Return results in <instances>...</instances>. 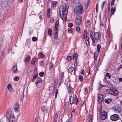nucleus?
<instances>
[{"label":"nucleus","mask_w":122,"mask_h":122,"mask_svg":"<svg viewBox=\"0 0 122 122\" xmlns=\"http://www.w3.org/2000/svg\"><path fill=\"white\" fill-rule=\"evenodd\" d=\"M119 82H122V78H119Z\"/></svg>","instance_id":"nucleus-52"},{"label":"nucleus","mask_w":122,"mask_h":122,"mask_svg":"<svg viewBox=\"0 0 122 122\" xmlns=\"http://www.w3.org/2000/svg\"><path fill=\"white\" fill-rule=\"evenodd\" d=\"M107 112L104 111L103 112L101 116L102 119L103 120H104L107 118Z\"/></svg>","instance_id":"nucleus-5"},{"label":"nucleus","mask_w":122,"mask_h":122,"mask_svg":"<svg viewBox=\"0 0 122 122\" xmlns=\"http://www.w3.org/2000/svg\"><path fill=\"white\" fill-rule=\"evenodd\" d=\"M41 110L42 111L44 112L45 111V106H43L41 108Z\"/></svg>","instance_id":"nucleus-30"},{"label":"nucleus","mask_w":122,"mask_h":122,"mask_svg":"<svg viewBox=\"0 0 122 122\" xmlns=\"http://www.w3.org/2000/svg\"><path fill=\"white\" fill-rule=\"evenodd\" d=\"M94 37L96 40H98L99 37V34L98 32H95L94 34Z\"/></svg>","instance_id":"nucleus-7"},{"label":"nucleus","mask_w":122,"mask_h":122,"mask_svg":"<svg viewBox=\"0 0 122 122\" xmlns=\"http://www.w3.org/2000/svg\"><path fill=\"white\" fill-rule=\"evenodd\" d=\"M42 53L41 52H40L39 54V56H41L42 55Z\"/></svg>","instance_id":"nucleus-61"},{"label":"nucleus","mask_w":122,"mask_h":122,"mask_svg":"<svg viewBox=\"0 0 122 122\" xmlns=\"http://www.w3.org/2000/svg\"><path fill=\"white\" fill-rule=\"evenodd\" d=\"M74 99V97L72 96H71L70 97V102L71 105H72L73 103Z\"/></svg>","instance_id":"nucleus-17"},{"label":"nucleus","mask_w":122,"mask_h":122,"mask_svg":"<svg viewBox=\"0 0 122 122\" xmlns=\"http://www.w3.org/2000/svg\"><path fill=\"white\" fill-rule=\"evenodd\" d=\"M11 113V112H10L9 111H7V113L6 114V116L7 118H9L10 117V114Z\"/></svg>","instance_id":"nucleus-18"},{"label":"nucleus","mask_w":122,"mask_h":122,"mask_svg":"<svg viewBox=\"0 0 122 122\" xmlns=\"http://www.w3.org/2000/svg\"><path fill=\"white\" fill-rule=\"evenodd\" d=\"M41 57V58H44L45 57V56L44 54H42V55Z\"/></svg>","instance_id":"nucleus-55"},{"label":"nucleus","mask_w":122,"mask_h":122,"mask_svg":"<svg viewBox=\"0 0 122 122\" xmlns=\"http://www.w3.org/2000/svg\"><path fill=\"white\" fill-rule=\"evenodd\" d=\"M58 33H55L54 37V39H57L58 37Z\"/></svg>","instance_id":"nucleus-29"},{"label":"nucleus","mask_w":122,"mask_h":122,"mask_svg":"<svg viewBox=\"0 0 122 122\" xmlns=\"http://www.w3.org/2000/svg\"><path fill=\"white\" fill-rule=\"evenodd\" d=\"M59 25H55V28H58Z\"/></svg>","instance_id":"nucleus-50"},{"label":"nucleus","mask_w":122,"mask_h":122,"mask_svg":"<svg viewBox=\"0 0 122 122\" xmlns=\"http://www.w3.org/2000/svg\"><path fill=\"white\" fill-rule=\"evenodd\" d=\"M17 70V69L16 66H13L12 68V71L14 73H15Z\"/></svg>","instance_id":"nucleus-14"},{"label":"nucleus","mask_w":122,"mask_h":122,"mask_svg":"<svg viewBox=\"0 0 122 122\" xmlns=\"http://www.w3.org/2000/svg\"><path fill=\"white\" fill-rule=\"evenodd\" d=\"M44 61H41L40 62V64L41 66H42L44 64Z\"/></svg>","instance_id":"nucleus-34"},{"label":"nucleus","mask_w":122,"mask_h":122,"mask_svg":"<svg viewBox=\"0 0 122 122\" xmlns=\"http://www.w3.org/2000/svg\"><path fill=\"white\" fill-rule=\"evenodd\" d=\"M55 33H58V28H54Z\"/></svg>","instance_id":"nucleus-32"},{"label":"nucleus","mask_w":122,"mask_h":122,"mask_svg":"<svg viewBox=\"0 0 122 122\" xmlns=\"http://www.w3.org/2000/svg\"><path fill=\"white\" fill-rule=\"evenodd\" d=\"M73 68L72 66H71L69 68L68 70L70 72V73H71V72H72L73 71Z\"/></svg>","instance_id":"nucleus-25"},{"label":"nucleus","mask_w":122,"mask_h":122,"mask_svg":"<svg viewBox=\"0 0 122 122\" xmlns=\"http://www.w3.org/2000/svg\"><path fill=\"white\" fill-rule=\"evenodd\" d=\"M73 57H72L71 56H68L66 57V60L69 61H71V59Z\"/></svg>","instance_id":"nucleus-26"},{"label":"nucleus","mask_w":122,"mask_h":122,"mask_svg":"<svg viewBox=\"0 0 122 122\" xmlns=\"http://www.w3.org/2000/svg\"><path fill=\"white\" fill-rule=\"evenodd\" d=\"M68 32L69 33H71L72 32V31L71 30H68Z\"/></svg>","instance_id":"nucleus-53"},{"label":"nucleus","mask_w":122,"mask_h":122,"mask_svg":"<svg viewBox=\"0 0 122 122\" xmlns=\"http://www.w3.org/2000/svg\"><path fill=\"white\" fill-rule=\"evenodd\" d=\"M39 75L40 76H43L44 73L43 72H41L40 73Z\"/></svg>","instance_id":"nucleus-40"},{"label":"nucleus","mask_w":122,"mask_h":122,"mask_svg":"<svg viewBox=\"0 0 122 122\" xmlns=\"http://www.w3.org/2000/svg\"><path fill=\"white\" fill-rule=\"evenodd\" d=\"M36 60V59L35 58H34L31 61V63L32 64H34L35 63V61Z\"/></svg>","instance_id":"nucleus-23"},{"label":"nucleus","mask_w":122,"mask_h":122,"mask_svg":"<svg viewBox=\"0 0 122 122\" xmlns=\"http://www.w3.org/2000/svg\"><path fill=\"white\" fill-rule=\"evenodd\" d=\"M50 22L51 23H53L54 22V19H53L52 18L51 19Z\"/></svg>","instance_id":"nucleus-44"},{"label":"nucleus","mask_w":122,"mask_h":122,"mask_svg":"<svg viewBox=\"0 0 122 122\" xmlns=\"http://www.w3.org/2000/svg\"><path fill=\"white\" fill-rule=\"evenodd\" d=\"M110 73H106V75L105 76H111V75H109Z\"/></svg>","instance_id":"nucleus-47"},{"label":"nucleus","mask_w":122,"mask_h":122,"mask_svg":"<svg viewBox=\"0 0 122 122\" xmlns=\"http://www.w3.org/2000/svg\"><path fill=\"white\" fill-rule=\"evenodd\" d=\"M115 10L116 8L115 7H112V8L111 10V14L112 15H113L114 14L115 12Z\"/></svg>","instance_id":"nucleus-13"},{"label":"nucleus","mask_w":122,"mask_h":122,"mask_svg":"<svg viewBox=\"0 0 122 122\" xmlns=\"http://www.w3.org/2000/svg\"><path fill=\"white\" fill-rule=\"evenodd\" d=\"M76 102H78V98L76 97L75 98Z\"/></svg>","instance_id":"nucleus-56"},{"label":"nucleus","mask_w":122,"mask_h":122,"mask_svg":"<svg viewBox=\"0 0 122 122\" xmlns=\"http://www.w3.org/2000/svg\"><path fill=\"white\" fill-rule=\"evenodd\" d=\"M82 20V17L81 15H78L77 17L76 20V23L77 25H80L81 24Z\"/></svg>","instance_id":"nucleus-4"},{"label":"nucleus","mask_w":122,"mask_h":122,"mask_svg":"<svg viewBox=\"0 0 122 122\" xmlns=\"http://www.w3.org/2000/svg\"><path fill=\"white\" fill-rule=\"evenodd\" d=\"M32 40L34 41H36L37 40V38L36 37H33L32 38Z\"/></svg>","instance_id":"nucleus-39"},{"label":"nucleus","mask_w":122,"mask_h":122,"mask_svg":"<svg viewBox=\"0 0 122 122\" xmlns=\"http://www.w3.org/2000/svg\"><path fill=\"white\" fill-rule=\"evenodd\" d=\"M87 32L86 30H85L84 33L83 38L86 39V37H87Z\"/></svg>","instance_id":"nucleus-19"},{"label":"nucleus","mask_w":122,"mask_h":122,"mask_svg":"<svg viewBox=\"0 0 122 122\" xmlns=\"http://www.w3.org/2000/svg\"><path fill=\"white\" fill-rule=\"evenodd\" d=\"M114 94L113 95L116 96H117L118 94V92L115 89H114Z\"/></svg>","instance_id":"nucleus-27"},{"label":"nucleus","mask_w":122,"mask_h":122,"mask_svg":"<svg viewBox=\"0 0 122 122\" xmlns=\"http://www.w3.org/2000/svg\"><path fill=\"white\" fill-rule=\"evenodd\" d=\"M94 59L95 60L97 58V56H95V54H94Z\"/></svg>","instance_id":"nucleus-63"},{"label":"nucleus","mask_w":122,"mask_h":122,"mask_svg":"<svg viewBox=\"0 0 122 122\" xmlns=\"http://www.w3.org/2000/svg\"><path fill=\"white\" fill-rule=\"evenodd\" d=\"M19 106L17 103L15 104L14 108L15 111H18V110Z\"/></svg>","instance_id":"nucleus-12"},{"label":"nucleus","mask_w":122,"mask_h":122,"mask_svg":"<svg viewBox=\"0 0 122 122\" xmlns=\"http://www.w3.org/2000/svg\"><path fill=\"white\" fill-rule=\"evenodd\" d=\"M114 88H112L111 89V90H110V89H108L107 90V91H108V92L109 93V94H112L113 95L114 94Z\"/></svg>","instance_id":"nucleus-10"},{"label":"nucleus","mask_w":122,"mask_h":122,"mask_svg":"<svg viewBox=\"0 0 122 122\" xmlns=\"http://www.w3.org/2000/svg\"><path fill=\"white\" fill-rule=\"evenodd\" d=\"M59 22L58 21H57L56 23V24H55V25H59Z\"/></svg>","instance_id":"nucleus-62"},{"label":"nucleus","mask_w":122,"mask_h":122,"mask_svg":"<svg viewBox=\"0 0 122 122\" xmlns=\"http://www.w3.org/2000/svg\"><path fill=\"white\" fill-rule=\"evenodd\" d=\"M93 30H91L90 31V35H93Z\"/></svg>","instance_id":"nucleus-58"},{"label":"nucleus","mask_w":122,"mask_h":122,"mask_svg":"<svg viewBox=\"0 0 122 122\" xmlns=\"http://www.w3.org/2000/svg\"><path fill=\"white\" fill-rule=\"evenodd\" d=\"M80 74H81L82 75H84V70L83 69L82 70L81 72L80 73Z\"/></svg>","instance_id":"nucleus-42"},{"label":"nucleus","mask_w":122,"mask_h":122,"mask_svg":"<svg viewBox=\"0 0 122 122\" xmlns=\"http://www.w3.org/2000/svg\"><path fill=\"white\" fill-rule=\"evenodd\" d=\"M77 56L76 54L75 53L73 55V58L75 60V62L76 61H77Z\"/></svg>","instance_id":"nucleus-20"},{"label":"nucleus","mask_w":122,"mask_h":122,"mask_svg":"<svg viewBox=\"0 0 122 122\" xmlns=\"http://www.w3.org/2000/svg\"><path fill=\"white\" fill-rule=\"evenodd\" d=\"M105 1L103 2L102 5V9H103V8L104 5L105 4Z\"/></svg>","instance_id":"nucleus-43"},{"label":"nucleus","mask_w":122,"mask_h":122,"mask_svg":"<svg viewBox=\"0 0 122 122\" xmlns=\"http://www.w3.org/2000/svg\"><path fill=\"white\" fill-rule=\"evenodd\" d=\"M98 101L99 103H100L103 99V95L101 94H99L98 95Z\"/></svg>","instance_id":"nucleus-6"},{"label":"nucleus","mask_w":122,"mask_h":122,"mask_svg":"<svg viewBox=\"0 0 122 122\" xmlns=\"http://www.w3.org/2000/svg\"><path fill=\"white\" fill-rule=\"evenodd\" d=\"M56 2H54L53 3V5L54 7H55L56 6Z\"/></svg>","instance_id":"nucleus-49"},{"label":"nucleus","mask_w":122,"mask_h":122,"mask_svg":"<svg viewBox=\"0 0 122 122\" xmlns=\"http://www.w3.org/2000/svg\"><path fill=\"white\" fill-rule=\"evenodd\" d=\"M68 3H66L65 6H61L59 10V12L60 18L62 20L66 21L67 19L66 15L68 13Z\"/></svg>","instance_id":"nucleus-1"},{"label":"nucleus","mask_w":122,"mask_h":122,"mask_svg":"<svg viewBox=\"0 0 122 122\" xmlns=\"http://www.w3.org/2000/svg\"><path fill=\"white\" fill-rule=\"evenodd\" d=\"M52 30L50 28H49L48 29V34L50 36H51L52 35Z\"/></svg>","instance_id":"nucleus-24"},{"label":"nucleus","mask_w":122,"mask_h":122,"mask_svg":"<svg viewBox=\"0 0 122 122\" xmlns=\"http://www.w3.org/2000/svg\"><path fill=\"white\" fill-rule=\"evenodd\" d=\"M83 9L82 6L81 5L77 6L74 10L75 14L78 15L79 14H81L83 12Z\"/></svg>","instance_id":"nucleus-2"},{"label":"nucleus","mask_w":122,"mask_h":122,"mask_svg":"<svg viewBox=\"0 0 122 122\" xmlns=\"http://www.w3.org/2000/svg\"><path fill=\"white\" fill-rule=\"evenodd\" d=\"M24 90H23V94L21 95V98H20L22 100H23V99L24 98Z\"/></svg>","instance_id":"nucleus-36"},{"label":"nucleus","mask_w":122,"mask_h":122,"mask_svg":"<svg viewBox=\"0 0 122 122\" xmlns=\"http://www.w3.org/2000/svg\"><path fill=\"white\" fill-rule=\"evenodd\" d=\"M122 68V65H121L117 68V71H119Z\"/></svg>","instance_id":"nucleus-35"},{"label":"nucleus","mask_w":122,"mask_h":122,"mask_svg":"<svg viewBox=\"0 0 122 122\" xmlns=\"http://www.w3.org/2000/svg\"><path fill=\"white\" fill-rule=\"evenodd\" d=\"M79 79L80 81H82V80L83 79V77H79Z\"/></svg>","instance_id":"nucleus-45"},{"label":"nucleus","mask_w":122,"mask_h":122,"mask_svg":"<svg viewBox=\"0 0 122 122\" xmlns=\"http://www.w3.org/2000/svg\"><path fill=\"white\" fill-rule=\"evenodd\" d=\"M113 110L115 112H116V113H119L120 112L118 111L119 110L116 108H114V109H113Z\"/></svg>","instance_id":"nucleus-28"},{"label":"nucleus","mask_w":122,"mask_h":122,"mask_svg":"<svg viewBox=\"0 0 122 122\" xmlns=\"http://www.w3.org/2000/svg\"><path fill=\"white\" fill-rule=\"evenodd\" d=\"M70 85L69 86L68 88V92L69 93L71 92L72 91V87L70 86Z\"/></svg>","instance_id":"nucleus-21"},{"label":"nucleus","mask_w":122,"mask_h":122,"mask_svg":"<svg viewBox=\"0 0 122 122\" xmlns=\"http://www.w3.org/2000/svg\"><path fill=\"white\" fill-rule=\"evenodd\" d=\"M112 100V99L111 98H108L105 99V102L106 103H108L111 102Z\"/></svg>","instance_id":"nucleus-15"},{"label":"nucleus","mask_w":122,"mask_h":122,"mask_svg":"<svg viewBox=\"0 0 122 122\" xmlns=\"http://www.w3.org/2000/svg\"><path fill=\"white\" fill-rule=\"evenodd\" d=\"M58 78L57 77H56V78L55 80V84L56 85L58 83Z\"/></svg>","instance_id":"nucleus-31"},{"label":"nucleus","mask_w":122,"mask_h":122,"mask_svg":"<svg viewBox=\"0 0 122 122\" xmlns=\"http://www.w3.org/2000/svg\"><path fill=\"white\" fill-rule=\"evenodd\" d=\"M119 115L117 114H114L111 116L110 117V119L112 121H115L118 120L120 118Z\"/></svg>","instance_id":"nucleus-3"},{"label":"nucleus","mask_w":122,"mask_h":122,"mask_svg":"<svg viewBox=\"0 0 122 122\" xmlns=\"http://www.w3.org/2000/svg\"><path fill=\"white\" fill-rule=\"evenodd\" d=\"M50 8L48 9L47 10V13H50Z\"/></svg>","instance_id":"nucleus-59"},{"label":"nucleus","mask_w":122,"mask_h":122,"mask_svg":"<svg viewBox=\"0 0 122 122\" xmlns=\"http://www.w3.org/2000/svg\"><path fill=\"white\" fill-rule=\"evenodd\" d=\"M91 22H90L87 21L85 23V25L86 26L89 27L91 25Z\"/></svg>","instance_id":"nucleus-16"},{"label":"nucleus","mask_w":122,"mask_h":122,"mask_svg":"<svg viewBox=\"0 0 122 122\" xmlns=\"http://www.w3.org/2000/svg\"><path fill=\"white\" fill-rule=\"evenodd\" d=\"M25 59H26V60L27 61H28L30 59V58L29 57H28V56H27L26 57V58H25Z\"/></svg>","instance_id":"nucleus-48"},{"label":"nucleus","mask_w":122,"mask_h":122,"mask_svg":"<svg viewBox=\"0 0 122 122\" xmlns=\"http://www.w3.org/2000/svg\"><path fill=\"white\" fill-rule=\"evenodd\" d=\"M92 35H92H92H90V37L91 39H93L94 38V37H93V36H92Z\"/></svg>","instance_id":"nucleus-51"},{"label":"nucleus","mask_w":122,"mask_h":122,"mask_svg":"<svg viewBox=\"0 0 122 122\" xmlns=\"http://www.w3.org/2000/svg\"><path fill=\"white\" fill-rule=\"evenodd\" d=\"M84 91L85 92H86L87 90V89L86 88H85L84 89Z\"/></svg>","instance_id":"nucleus-57"},{"label":"nucleus","mask_w":122,"mask_h":122,"mask_svg":"<svg viewBox=\"0 0 122 122\" xmlns=\"http://www.w3.org/2000/svg\"><path fill=\"white\" fill-rule=\"evenodd\" d=\"M92 40L94 43H95V41L94 39V38L92 39Z\"/></svg>","instance_id":"nucleus-64"},{"label":"nucleus","mask_w":122,"mask_h":122,"mask_svg":"<svg viewBox=\"0 0 122 122\" xmlns=\"http://www.w3.org/2000/svg\"><path fill=\"white\" fill-rule=\"evenodd\" d=\"M19 79V77H15L14 78V79L15 81H17Z\"/></svg>","instance_id":"nucleus-41"},{"label":"nucleus","mask_w":122,"mask_h":122,"mask_svg":"<svg viewBox=\"0 0 122 122\" xmlns=\"http://www.w3.org/2000/svg\"><path fill=\"white\" fill-rule=\"evenodd\" d=\"M7 87L8 88L10 92H12L13 91V89L12 88V86L11 84L9 83Z\"/></svg>","instance_id":"nucleus-9"},{"label":"nucleus","mask_w":122,"mask_h":122,"mask_svg":"<svg viewBox=\"0 0 122 122\" xmlns=\"http://www.w3.org/2000/svg\"><path fill=\"white\" fill-rule=\"evenodd\" d=\"M80 28L79 27H77L76 28V30L79 33H80Z\"/></svg>","instance_id":"nucleus-37"},{"label":"nucleus","mask_w":122,"mask_h":122,"mask_svg":"<svg viewBox=\"0 0 122 122\" xmlns=\"http://www.w3.org/2000/svg\"><path fill=\"white\" fill-rule=\"evenodd\" d=\"M38 120V118L36 117L35 120V122H37Z\"/></svg>","instance_id":"nucleus-54"},{"label":"nucleus","mask_w":122,"mask_h":122,"mask_svg":"<svg viewBox=\"0 0 122 122\" xmlns=\"http://www.w3.org/2000/svg\"><path fill=\"white\" fill-rule=\"evenodd\" d=\"M97 51L98 52H99L100 51V49L101 48V46L100 44H98L97 45Z\"/></svg>","instance_id":"nucleus-22"},{"label":"nucleus","mask_w":122,"mask_h":122,"mask_svg":"<svg viewBox=\"0 0 122 122\" xmlns=\"http://www.w3.org/2000/svg\"><path fill=\"white\" fill-rule=\"evenodd\" d=\"M92 115H90L89 117V119H90V120H89L90 122H92Z\"/></svg>","instance_id":"nucleus-38"},{"label":"nucleus","mask_w":122,"mask_h":122,"mask_svg":"<svg viewBox=\"0 0 122 122\" xmlns=\"http://www.w3.org/2000/svg\"><path fill=\"white\" fill-rule=\"evenodd\" d=\"M86 41H88V44H89V38L88 37H86Z\"/></svg>","instance_id":"nucleus-46"},{"label":"nucleus","mask_w":122,"mask_h":122,"mask_svg":"<svg viewBox=\"0 0 122 122\" xmlns=\"http://www.w3.org/2000/svg\"><path fill=\"white\" fill-rule=\"evenodd\" d=\"M42 81V79L39 77H38L37 79L36 80L35 82V84L36 85L38 84L39 82H41Z\"/></svg>","instance_id":"nucleus-11"},{"label":"nucleus","mask_w":122,"mask_h":122,"mask_svg":"<svg viewBox=\"0 0 122 122\" xmlns=\"http://www.w3.org/2000/svg\"><path fill=\"white\" fill-rule=\"evenodd\" d=\"M58 90L56 89V94L57 95V94L58 93Z\"/></svg>","instance_id":"nucleus-60"},{"label":"nucleus","mask_w":122,"mask_h":122,"mask_svg":"<svg viewBox=\"0 0 122 122\" xmlns=\"http://www.w3.org/2000/svg\"><path fill=\"white\" fill-rule=\"evenodd\" d=\"M15 118L13 115H11L9 118V122H15Z\"/></svg>","instance_id":"nucleus-8"},{"label":"nucleus","mask_w":122,"mask_h":122,"mask_svg":"<svg viewBox=\"0 0 122 122\" xmlns=\"http://www.w3.org/2000/svg\"><path fill=\"white\" fill-rule=\"evenodd\" d=\"M73 26V24L72 23H70L68 24V26L69 27H71Z\"/></svg>","instance_id":"nucleus-33"}]
</instances>
